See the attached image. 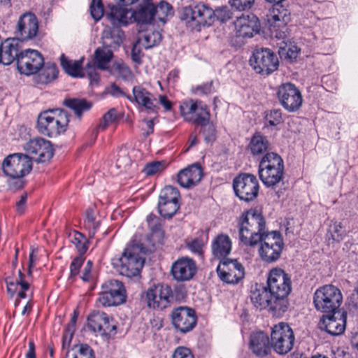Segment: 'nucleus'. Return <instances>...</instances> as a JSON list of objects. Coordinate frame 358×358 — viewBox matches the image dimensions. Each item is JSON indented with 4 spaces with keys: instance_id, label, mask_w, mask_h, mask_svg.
Wrapping results in <instances>:
<instances>
[{
    "instance_id": "nucleus-41",
    "label": "nucleus",
    "mask_w": 358,
    "mask_h": 358,
    "mask_svg": "<svg viewBox=\"0 0 358 358\" xmlns=\"http://www.w3.org/2000/svg\"><path fill=\"white\" fill-rule=\"evenodd\" d=\"M36 81L41 84H47L55 79L58 74L57 66L52 63H47L41 68Z\"/></svg>"
},
{
    "instance_id": "nucleus-58",
    "label": "nucleus",
    "mask_w": 358,
    "mask_h": 358,
    "mask_svg": "<svg viewBox=\"0 0 358 358\" xmlns=\"http://www.w3.org/2000/svg\"><path fill=\"white\" fill-rule=\"evenodd\" d=\"M131 165V159L128 157L126 150H121L118 154L116 166L119 169H124Z\"/></svg>"
},
{
    "instance_id": "nucleus-51",
    "label": "nucleus",
    "mask_w": 358,
    "mask_h": 358,
    "mask_svg": "<svg viewBox=\"0 0 358 358\" xmlns=\"http://www.w3.org/2000/svg\"><path fill=\"white\" fill-rule=\"evenodd\" d=\"M117 118V110L113 108L103 115L102 120L99 124L98 128L101 130H105L110 124L115 122Z\"/></svg>"
},
{
    "instance_id": "nucleus-31",
    "label": "nucleus",
    "mask_w": 358,
    "mask_h": 358,
    "mask_svg": "<svg viewBox=\"0 0 358 358\" xmlns=\"http://www.w3.org/2000/svg\"><path fill=\"white\" fill-rule=\"evenodd\" d=\"M123 6H113L106 13V17L115 27L126 26L131 23V10L122 7Z\"/></svg>"
},
{
    "instance_id": "nucleus-12",
    "label": "nucleus",
    "mask_w": 358,
    "mask_h": 358,
    "mask_svg": "<svg viewBox=\"0 0 358 358\" xmlns=\"http://www.w3.org/2000/svg\"><path fill=\"white\" fill-rule=\"evenodd\" d=\"M250 64L256 73L269 75L276 71L279 66L278 56L268 48H261L254 51Z\"/></svg>"
},
{
    "instance_id": "nucleus-38",
    "label": "nucleus",
    "mask_w": 358,
    "mask_h": 358,
    "mask_svg": "<svg viewBox=\"0 0 358 358\" xmlns=\"http://www.w3.org/2000/svg\"><path fill=\"white\" fill-rule=\"evenodd\" d=\"M268 146L269 143L267 138L259 133H256L250 141L248 150L253 156H258L264 153Z\"/></svg>"
},
{
    "instance_id": "nucleus-61",
    "label": "nucleus",
    "mask_w": 358,
    "mask_h": 358,
    "mask_svg": "<svg viewBox=\"0 0 358 358\" xmlns=\"http://www.w3.org/2000/svg\"><path fill=\"white\" fill-rule=\"evenodd\" d=\"M172 358H194L189 349L185 347H178L173 355Z\"/></svg>"
},
{
    "instance_id": "nucleus-63",
    "label": "nucleus",
    "mask_w": 358,
    "mask_h": 358,
    "mask_svg": "<svg viewBox=\"0 0 358 358\" xmlns=\"http://www.w3.org/2000/svg\"><path fill=\"white\" fill-rule=\"evenodd\" d=\"M140 43H138V41L136 42V43L134 45L132 50H131V59L132 60L137 63L141 64V58H142V54L141 50L140 48L138 47Z\"/></svg>"
},
{
    "instance_id": "nucleus-43",
    "label": "nucleus",
    "mask_w": 358,
    "mask_h": 358,
    "mask_svg": "<svg viewBox=\"0 0 358 358\" xmlns=\"http://www.w3.org/2000/svg\"><path fill=\"white\" fill-rule=\"evenodd\" d=\"M65 104L69 108H71L76 115L80 117L83 112L90 110L92 107V103L87 101L85 99H73L65 101Z\"/></svg>"
},
{
    "instance_id": "nucleus-1",
    "label": "nucleus",
    "mask_w": 358,
    "mask_h": 358,
    "mask_svg": "<svg viewBox=\"0 0 358 358\" xmlns=\"http://www.w3.org/2000/svg\"><path fill=\"white\" fill-rule=\"evenodd\" d=\"M231 17V13L227 7H221L213 10L203 3L185 6L180 12L181 21L192 29L196 31H200L202 27L210 26L215 17L224 22Z\"/></svg>"
},
{
    "instance_id": "nucleus-26",
    "label": "nucleus",
    "mask_w": 358,
    "mask_h": 358,
    "mask_svg": "<svg viewBox=\"0 0 358 358\" xmlns=\"http://www.w3.org/2000/svg\"><path fill=\"white\" fill-rule=\"evenodd\" d=\"M196 271L194 261L189 257H181L174 262L171 266V275L178 282L189 280Z\"/></svg>"
},
{
    "instance_id": "nucleus-62",
    "label": "nucleus",
    "mask_w": 358,
    "mask_h": 358,
    "mask_svg": "<svg viewBox=\"0 0 358 358\" xmlns=\"http://www.w3.org/2000/svg\"><path fill=\"white\" fill-rule=\"evenodd\" d=\"M84 262V258L82 256L73 259L70 265L71 275L75 276L78 274L79 270Z\"/></svg>"
},
{
    "instance_id": "nucleus-19",
    "label": "nucleus",
    "mask_w": 358,
    "mask_h": 358,
    "mask_svg": "<svg viewBox=\"0 0 358 358\" xmlns=\"http://www.w3.org/2000/svg\"><path fill=\"white\" fill-rule=\"evenodd\" d=\"M24 150L31 160L36 162H45L53 155V148L50 142L41 137L29 140L24 145Z\"/></svg>"
},
{
    "instance_id": "nucleus-11",
    "label": "nucleus",
    "mask_w": 358,
    "mask_h": 358,
    "mask_svg": "<svg viewBox=\"0 0 358 358\" xmlns=\"http://www.w3.org/2000/svg\"><path fill=\"white\" fill-rule=\"evenodd\" d=\"M126 300V291L123 284L117 280H110L101 286V291L97 299L103 307L116 306Z\"/></svg>"
},
{
    "instance_id": "nucleus-10",
    "label": "nucleus",
    "mask_w": 358,
    "mask_h": 358,
    "mask_svg": "<svg viewBox=\"0 0 358 358\" xmlns=\"http://www.w3.org/2000/svg\"><path fill=\"white\" fill-rule=\"evenodd\" d=\"M3 171L10 178H22L32 169L30 157L25 154L14 153L8 155L3 162Z\"/></svg>"
},
{
    "instance_id": "nucleus-44",
    "label": "nucleus",
    "mask_w": 358,
    "mask_h": 358,
    "mask_svg": "<svg viewBox=\"0 0 358 358\" xmlns=\"http://www.w3.org/2000/svg\"><path fill=\"white\" fill-rule=\"evenodd\" d=\"M162 35L159 31H152L144 34L138 39V43H140L145 49L151 48L160 43Z\"/></svg>"
},
{
    "instance_id": "nucleus-16",
    "label": "nucleus",
    "mask_w": 358,
    "mask_h": 358,
    "mask_svg": "<svg viewBox=\"0 0 358 358\" xmlns=\"http://www.w3.org/2000/svg\"><path fill=\"white\" fill-rule=\"evenodd\" d=\"M180 192L178 188L171 185L164 187L159 194L158 211L164 217L170 218L174 215L180 208Z\"/></svg>"
},
{
    "instance_id": "nucleus-6",
    "label": "nucleus",
    "mask_w": 358,
    "mask_h": 358,
    "mask_svg": "<svg viewBox=\"0 0 358 358\" xmlns=\"http://www.w3.org/2000/svg\"><path fill=\"white\" fill-rule=\"evenodd\" d=\"M284 174V163L280 155L274 152L266 153L259 165V176L263 184L273 187L282 180Z\"/></svg>"
},
{
    "instance_id": "nucleus-17",
    "label": "nucleus",
    "mask_w": 358,
    "mask_h": 358,
    "mask_svg": "<svg viewBox=\"0 0 358 358\" xmlns=\"http://www.w3.org/2000/svg\"><path fill=\"white\" fill-rule=\"evenodd\" d=\"M88 328L103 337H110L116 334L115 320L103 312H94L87 317Z\"/></svg>"
},
{
    "instance_id": "nucleus-7",
    "label": "nucleus",
    "mask_w": 358,
    "mask_h": 358,
    "mask_svg": "<svg viewBox=\"0 0 358 358\" xmlns=\"http://www.w3.org/2000/svg\"><path fill=\"white\" fill-rule=\"evenodd\" d=\"M258 254L260 259L266 263L277 261L282 253L284 243L278 231H266L259 236Z\"/></svg>"
},
{
    "instance_id": "nucleus-24",
    "label": "nucleus",
    "mask_w": 358,
    "mask_h": 358,
    "mask_svg": "<svg viewBox=\"0 0 358 358\" xmlns=\"http://www.w3.org/2000/svg\"><path fill=\"white\" fill-rule=\"evenodd\" d=\"M331 315H323L320 322V328L333 336L342 334L346 326L347 314L340 310L331 312Z\"/></svg>"
},
{
    "instance_id": "nucleus-33",
    "label": "nucleus",
    "mask_w": 358,
    "mask_h": 358,
    "mask_svg": "<svg viewBox=\"0 0 358 358\" xmlns=\"http://www.w3.org/2000/svg\"><path fill=\"white\" fill-rule=\"evenodd\" d=\"M131 22L150 23L155 17L154 4L152 0H142L137 10L131 11Z\"/></svg>"
},
{
    "instance_id": "nucleus-53",
    "label": "nucleus",
    "mask_w": 358,
    "mask_h": 358,
    "mask_svg": "<svg viewBox=\"0 0 358 358\" xmlns=\"http://www.w3.org/2000/svg\"><path fill=\"white\" fill-rule=\"evenodd\" d=\"M266 122L270 126H277L282 122L281 110L274 109L269 111L265 117Z\"/></svg>"
},
{
    "instance_id": "nucleus-4",
    "label": "nucleus",
    "mask_w": 358,
    "mask_h": 358,
    "mask_svg": "<svg viewBox=\"0 0 358 358\" xmlns=\"http://www.w3.org/2000/svg\"><path fill=\"white\" fill-rule=\"evenodd\" d=\"M69 122V116L65 110H47L38 114L36 127L40 134L55 138L66 131Z\"/></svg>"
},
{
    "instance_id": "nucleus-14",
    "label": "nucleus",
    "mask_w": 358,
    "mask_h": 358,
    "mask_svg": "<svg viewBox=\"0 0 358 358\" xmlns=\"http://www.w3.org/2000/svg\"><path fill=\"white\" fill-rule=\"evenodd\" d=\"M266 20L271 34L278 39L286 37L287 24L289 21V14L280 4H275L266 14Z\"/></svg>"
},
{
    "instance_id": "nucleus-20",
    "label": "nucleus",
    "mask_w": 358,
    "mask_h": 358,
    "mask_svg": "<svg viewBox=\"0 0 358 358\" xmlns=\"http://www.w3.org/2000/svg\"><path fill=\"white\" fill-rule=\"evenodd\" d=\"M143 297L149 308L163 310L170 304L172 291L168 285H157L149 288Z\"/></svg>"
},
{
    "instance_id": "nucleus-56",
    "label": "nucleus",
    "mask_w": 358,
    "mask_h": 358,
    "mask_svg": "<svg viewBox=\"0 0 358 358\" xmlns=\"http://www.w3.org/2000/svg\"><path fill=\"white\" fill-rule=\"evenodd\" d=\"M90 8L91 15L96 21L100 20L103 15V7L101 0H92Z\"/></svg>"
},
{
    "instance_id": "nucleus-13",
    "label": "nucleus",
    "mask_w": 358,
    "mask_h": 358,
    "mask_svg": "<svg viewBox=\"0 0 358 358\" xmlns=\"http://www.w3.org/2000/svg\"><path fill=\"white\" fill-rule=\"evenodd\" d=\"M233 188L236 196L245 201H251L257 198L259 185L255 176L242 173L233 181Z\"/></svg>"
},
{
    "instance_id": "nucleus-50",
    "label": "nucleus",
    "mask_w": 358,
    "mask_h": 358,
    "mask_svg": "<svg viewBox=\"0 0 358 358\" xmlns=\"http://www.w3.org/2000/svg\"><path fill=\"white\" fill-rule=\"evenodd\" d=\"M72 243L76 245L77 250L80 254H84L88 249L87 240L81 233L76 231Z\"/></svg>"
},
{
    "instance_id": "nucleus-27",
    "label": "nucleus",
    "mask_w": 358,
    "mask_h": 358,
    "mask_svg": "<svg viewBox=\"0 0 358 358\" xmlns=\"http://www.w3.org/2000/svg\"><path fill=\"white\" fill-rule=\"evenodd\" d=\"M237 37L252 38L259 32V23L254 15H242L234 22Z\"/></svg>"
},
{
    "instance_id": "nucleus-5",
    "label": "nucleus",
    "mask_w": 358,
    "mask_h": 358,
    "mask_svg": "<svg viewBox=\"0 0 358 358\" xmlns=\"http://www.w3.org/2000/svg\"><path fill=\"white\" fill-rule=\"evenodd\" d=\"M266 287L278 303L275 308L285 312L288 304L287 296L291 291V280L289 275L279 268L271 269L268 276Z\"/></svg>"
},
{
    "instance_id": "nucleus-60",
    "label": "nucleus",
    "mask_w": 358,
    "mask_h": 358,
    "mask_svg": "<svg viewBox=\"0 0 358 358\" xmlns=\"http://www.w3.org/2000/svg\"><path fill=\"white\" fill-rule=\"evenodd\" d=\"M187 248L194 253H196L199 255H202V250L203 247V243L201 240L199 238H195L194 240H192L191 241L188 242Z\"/></svg>"
},
{
    "instance_id": "nucleus-22",
    "label": "nucleus",
    "mask_w": 358,
    "mask_h": 358,
    "mask_svg": "<svg viewBox=\"0 0 358 358\" xmlns=\"http://www.w3.org/2000/svg\"><path fill=\"white\" fill-rule=\"evenodd\" d=\"M127 99L137 105L141 110L155 113L158 109L156 97L141 85L134 86L132 89V95H127Z\"/></svg>"
},
{
    "instance_id": "nucleus-36",
    "label": "nucleus",
    "mask_w": 358,
    "mask_h": 358,
    "mask_svg": "<svg viewBox=\"0 0 358 358\" xmlns=\"http://www.w3.org/2000/svg\"><path fill=\"white\" fill-rule=\"evenodd\" d=\"M113 57V52L108 47H99L94 51V65L99 69L106 70L109 67Z\"/></svg>"
},
{
    "instance_id": "nucleus-28",
    "label": "nucleus",
    "mask_w": 358,
    "mask_h": 358,
    "mask_svg": "<svg viewBox=\"0 0 358 358\" xmlns=\"http://www.w3.org/2000/svg\"><path fill=\"white\" fill-rule=\"evenodd\" d=\"M250 299L255 307L259 309L269 308L272 311L277 313H283L278 308H275L278 305L277 300L273 297L270 290L267 287H261L255 288L251 292Z\"/></svg>"
},
{
    "instance_id": "nucleus-23",
    "label": "nucleus",
    "mask_w": 358,
    "mask_h": 358,
    "mask_svg": "<svg viewBox=\"0 0 358 358\" xmlns=\"http://www.w3.org/2000/svg\"><path fill=\"white\" fill-rule=\"evenodd\" d=\"M171 320L176 329L182 333H186L194 327L196 317L193 309L180 306L173 310Z\"/></svg>"
},
{
    "instance_id": "nucleus-49",
    "label": "nucleus",
    "mask_w": 358,
    "mask_h": 358,
    "mask_svg": "<svg viewBox=\"0 0 358 358\" xmlns=\"http://www.w3.org/2000/svg\"><path fill=\"white\" fill-rule=\"evenodd\" d=\"M202 127V133L206 142H213L216 138V128L215 124L210 122V120L203 124H199Z\"/></svg>"
},
{
    "instance_id": "nucleus-3",
    "label": "nucleus",
    "mask_w": 358,
    "mask_h": 358,
    "mask_svg": "<svg viewBox=\"0 0 358 358\" xmlns=\"http://www.w3.org/2000/svg\"><path fill=\"white\" fill-rule=\"evenodd\" d=\"M145 249L141 245H129L120 257L112 259L113 266L122 275L137 276L144 265Z\"/></svg>"
},
{
    "instance_id": "nucleus-21",
    "label": "nucleus",
    "mask_w": 358,
    "mask_h": 358,
    "mask_svg": "<svg viewBox=\"0 0 358 358\" xmlns=\"http://www.w3.org/2000/svg\"><path fill=\"white\" fill-rule=\"evenodd\" d=\"M217 273L221 280L228 284H237L245 276V268L237 259H226L220 262Z\"/></svg>"
},
{
    "instance_id": "nucleus-18",
    "label": "nucleus",
    "mask_w": 358,
    "mask_h": 358,
    "mask_svg": "<svg viewBox=\"0 0 358 358\" xmlns=\"http://www.w3.org/2000/svg\"><path fill=\"white\" fill-rule=\"evenodd\" d=\"M278 99L282 106L289 112L299 109L303 102L300 90L292 83H283L278 87Z\"/></svg>"
},
{
    "instance_id": "nucleus-8",
    "label": "nucleus",
    "mask_w": 358,
    "mask_h": 358,
    "mask_svg": "<svg viewBox=\"0 0 358 358\" xmlns=\"http://www.w3.org/2000/svg\"><path fill=\"white\" fill-rule=\"evenodd\" d=\"M343 301L341 290L332 285H326L317 289L313 296V303L317 310L330 313L338 310Z\"/></svg>"
},
{
    "instance_id": "nucleus-34",
    "label": "nucleus",
    "mask_w": 358,
    "mask_h": 358,
    "mask_svg": "<svg viewBox=\"0 0 358 358\" xmlns=\"http://www.w3.org/2000/svg\"><path fill=\"white\" fill-rule=\"evenodd\" d=\"M24 274L18 271V277L8 276L6 278L8 292L13 296L15 293L21 299H24L27 295L25 292L29 289V285L24 280Z\"/></svg>"
},
{
    "instance_id": "nucleus-59",
    "label": "nucleus",
    "mask_w": 358,
    "mask_h": 358,
    "mask_svg": "<svg viewBox=\"0 0 358 358\" xmlns=\"http://www.w3.org/2000/svg\"><path fill=\"white\" fill-rule=\"evenodd\" d=\"M92 266L93 263L91 260H88L86 263L80 276V278L84 282H92L94 279V275L92 273Z\"/></svg>"
},
{
    "instance_id": "nucleus-54",
    "label": "nucleus",
    "mask_w": 358,
    "mask_h": 358,
    "mask_svg": "<svg viewBox=\"0 0 358 358\" xmlns=\"http://www.w3.org/2000/svg\"><path fill=\"white\" fill-rule=\"evenodd\" d=\"M77 348V352L73 355L72 358H95L93 350L88 345L80 344Z\"/></svg>"
},
{
    "instance_id": "nucleus-25",
    "label": "nucleus",
    "mask_w": 358,
    "mask_h": 358,
    "mask_svg": "<svg viewBox=\"0 0 358 358\" xmlns=\"http://www.w3.org/2000/svg\"><path fill=\"white\" fill-rule=\"evenodd\" d=\"M38 31V22L36 16L27 12L20 15L17 23L15 33L22 41L34 38Z\"/></svg>"
},
{
    "instance_id": "nucleus-55",
    "label": "nucleus",
    "mask_w": 358,
    "mask_h": 358,
    "mask_svg": "<svg viewBox=\"0 0 358 358\" xmlns=\"http://www.w3.org/2000/svg\"><path fill=\"white\" fill-rule=\"evenodd\" d=\"M79 315V312L78 310H75L73 313V315L71 318V321L66 328L65 333L64 335V339L65 341L68 340L69 342L71 341L72 336L75 331V326L78 320V317Z\"/></svg>"
},
{
    "instance_id": "nucleus-57",
    "label": "nucleus",
    "mask_w": 358,
    "mask_h": 358,
    "mask_svg": "<svg viewBox=\"0 0 358 358\" xmlns=\"http://www.w3.org/2000/svg\"><path fill=\"white\" fill-rule=\"evenodd\" d=\"M229 3L231 8L235 10L243 11L250 9L255 3V0H229Z\"/></svg>"
},
{
    "instance_id": "nucleus-9",
    "label": "nucleus",
    "mask_w": 358,
    "mask_h": 358,
    "mask_svg": "<svg viewBox=\"0 0 358 358\" xmlns=\"http://www.w3.org/2000/svg\"><path fill=\"white\" fill-rule=\"evenodd\" d=\"M294 341V331L287 324L280 322L271 328V346L277 354H287L292 350Z\"/></svg>"
},
{
    "instance_id": "nucleus-64",
    "label": "nucleus",
    "mask_w": 358,
    "mask_h": 358,
    "mask_svg": "<svg viewBox=\"0 0 358 358\" xmlns=\"http://www.w3.org/2000/svg\"><path fill=\"white\" fill-rule=\"evenodd\" d=\"M283 49L286 51V59L292 61L298 57L299 49L297 48V46L294 45H289L287 50L285 48Z\"/></svg>"
},
{
    "instance_id": "nucleus-52",
    "label": "nucleus",
    "mask_w": 358,
    "mask_h": 358,
    "mask_svg": "<svg viewBox=\"0 0 358 358\" xmlns=\"http://www.w3.org/2000/svg\"><path fill=\"white\" fill-rule=\"evenodd\" d=\"M328 232L334 241L339 242L343 239L344 231L341 222H333L329 227Z\"/></svg>"
},
{
    "instance_id": "nucleus-42",
    "label": "nucleus",
    "mask_w": 358,
    "mask_h": 358,
    "mask_svg": "<svg viewBox=\"0 0 358 358\" xmlns=\"http://www.w3.org/2000/svg\"><path fill=\"white\" fill-rule=\"evenodd\" d=\"M192 123L196 124H203L210 120V113L207 106L200 101H197L194 117Z\"/></svg>"
},
{
    "instance_id": "nucleus-29",
    "label": "nucleus",
    "mask_w": 358,
    "mask_h": 358,
    "mask_svg": "<svg viewBox=\"0 0 358 358\" xmlns=\"http://www.w3.org/2000/svg\"><path fill=\"white\" fill-rule=\"evenodd\" d=\"M203 177L201 166L192 164L181 170L178 174V182L184 188H191L196 185Z\"/></svg>"
},
{
    "instance_id": "nucleus-2",
    "label": "nucleus",
    "mask_w": 358,
    "mask_h": 358,
    "mask_svg": "<svg viewBox=\"0 0 358 358\" xmlns=\"http://www.w3.org/2000/svg\"><path fill=\"white\" fill-rule=\"evenodd\" d=\"M265 227V220L257 210L242 214L238 221L240 241L245 246H256L259 236L266 231Z\"/></svg>"
},
{
    "instance_id": "nucleus-46",
    "label": "nucleus",
    "mask_w": 358,
    "mask_h": 358,
    "mask_svg": "<svg viewBox=\"0 0 358 358\" xmlns=\"http://www.w3.org/2000/svg\"><path fill=\"white\" fill-rule=\"evenodd\" d=\"M197 101L192 99L182 101L180 105V111L181 116L187 122H192L194 120V112Z\"/></svg>"
},
{
    "instance_id": "nucleus-47",
    "label": "nucleus",
    "mask_w": 358,
    "mask_h": 358,
    "mask_svg": "<svg viewBox=\"0 0 358 358\" xmlns=\"http://www.w3.org/2000/svg\"><path fill=\"white\" fill-rule=\"evenodd\" d=\"M154 10L155 16L162 22H166V17L173 15L172 6L165 1H161L157 7L154 6Z\"/></svg>"
},
{
    "instance_id": "nucleus-35",
    "label": "nucleus",
    "mask_w": 358,
    "mask_h": 358,
    "mask_svg": "<svg viewBox=\"0 0 358 358\" xmlns=\"http://www.w3.org/2000/svg\"><path fill=\"white\" fill-rule=\"evenodd\" d=\"M231 250V241L227 235H218L212 243V252L215 257L226 259Z\"/></svg>"
},
{
    "instance_id": "nucleus-37",
    "label": "nucleus",
    "mask_w": 358,
    "mask_h": 358,
    "mask_svg": "<svg viewBox=\"0 0 358 358\" xmlns=\"http://www.w3.org/2000/svg\"><path fill=\"white\" fill-rule=\"evenodd\" d=\"M97 209L94 206L88 207L85 213L84 227L89 231L92 238L100 227V221L96 220Z\"/></svg>"
},
{
    "instance_id": "nucleus-30",
    "label": "nucleus",
    "mask_w": 358,
    "mask_h": 358,
    "mask_svg": "<svg viewBox=\"0 0 358 358\" xmlns=\"http://www.w3.org/2000/svg\"><path fill=\"white\" fill-rule=\"evenodd\" d=\"M20 43L15 38H8L3 42L1 41L0 63L9 65L15 60L17 64V57L20 55Z\"/></svg>"
},
{
    "instance_id": "nucleus-39",
    "label": "nucleus",
    "mask_w": 358,
    "mask_h": 358,
    "mask_svg": "<svg viewBox=\"0 0 358 358\" xmlns=\"http://www.w3.org/2000/svg\"><path fill=\"white\" fill-rule=\"evenodd\" d=\"M115 27L114 29H105L102 34V39L106 46L119 45L123 38V31Z\"/></svg>"
},
{
    "instance_id": "nucleus-48",
    "label": "nucleus",
    "mask_w": 358,
    "mask_h": 358,
    "mask_svg": "<svg viewBox=\"0 0 358 358\" xmlns=\"http://www.w3.org/2000/svg\"><path fill=\"white\" fill-rule=\"evenodd\" d=\"M165 169L164 162L154 161L145 165L143 172L148 176L162 172Z\"/></svg>"
},
{
    "instance_id": "nucleus-45",
    "label": "nucleus",
    "mask_w": 358,
    "mask_h": 358,
    "mask_svg": "<svg viewBox=\"0 0 358 358\" xmlns=\"http://www.w3.org/2000/svg\"><path fill=\"white\" fill-rule=\"evenodd\" d=\"M110 71L111 74L124 80H130L133 78L130 69L122 62L115 63Z\"/></svg>"
},
{
    "instance_id": "nucleus-40",
    "label": "nucleus",
    "mask_w": 358,
    "mask_h": 358,
    "mask_svg": "<svg viewBox=\"0 0 358 358\" xmlns=\"http://www.w3.org/2000/svg\"><path fill=\"white\" fill-rule=\"evenodd\" d=\"M60 62L62 68L67 74L73 77L81 76V60L72 61L65 57L64 55H62L60 57Z\"/></svg>"
},
{
    "instance_id": "nucleus-15",
    "label": "nucleus",
    "mask_w": 358,
    "mask_h": 358,
    "mask_svg": "<svg viewBox=\"0 0 358 358\" xmlns=\"http://www.w3.org/2000/svg\"><path fill=\"white\" fill-rule=\"evenodd\" d=\"M44 65L40 52L33 49L22 50L17 57V69L21 74L30 76L38 73Z\"/></svg>"
},
{
    "instance_id": "nucleus-32",
    "label": "nucleus",
    "mask_w": 358,
    "mask_h": 358,
    "mask_svg": "<svg viewBox=\"0 0 358 358\" xmlns=\"http://www.w3.org/2000/svg\"><path fill=\"white\" fill-rule=\"evenodd\" d=\"M250 348L256 356L264 357L269 354L271 346L267 335L259 331L251 334Z\"/></svg>"
}]
</instances>
